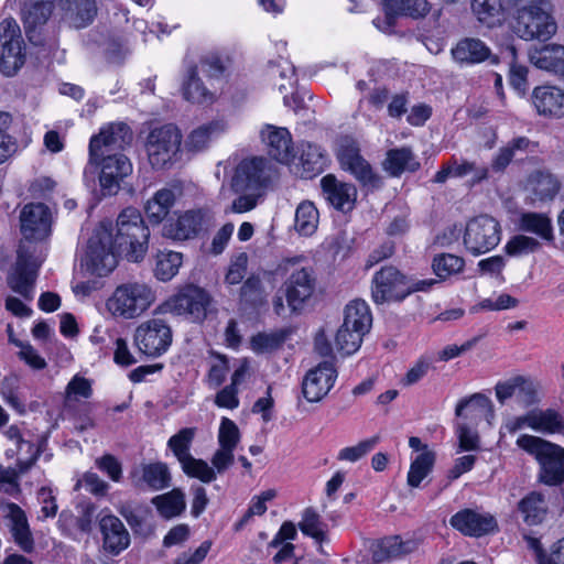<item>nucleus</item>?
I'll return each mask as SVG.
<instances>
[{
    "mask_svg": "<svg viewBox=\"0 0 564 564\" xmlns=\"http://www.w3.org/2000/svg\"><path fill=\"white\" fill-rule=\"evenodd\" d=\"M514 33L525 40L547 41L557 30L549 0H516L513 6Z\"/></svg>",
    "mask_w": 564,
    "mask_h": 564,
    "instance_id": "f257e3e1",
    "label": "nucleus"
},
{
    "mask_svg": "<svg viewBox=\"0 0 564 564\" xmlns=\"http://www.w3.org/2000/svg\"><path fill=\"white\" fill-rule=\"evenodd\" d=\"M437 283L438 281L435 279L412 280L395 267L386 265L372 278L371 295L376 304L403 301L414 292L430 291Z\"/></svg>",
    "mask_w": 564,
    "mask_h": 564,
    "instance_id": "f03ea898",
    "label": "nucleus"
},
{
    "mask_svg": "<svg viewBox=\"0 0 564 564\" xmlns=\"http://www.w3.org/2000/svg\"><path fill=\"white\" fill-rule=\"evenodd\" d=\"M149 237V228L138 209L129 207L119 214L113 241L120 254L139 262L147 253Z\"/></svg>",
    "mask_w": 564,
    "mask_h": 564,
    "instance_id": "7ed1b4c3",
    "label": "nucleus"
},
{
    "mask_svg": "<svg viewBox=\"0 0 564 564\" xmlns=\"http://www.w3.org/2000/svg\"><path fill=\"white\" fill-rule=\"evenodd\" d=\"M517 445L533 455L539 462L540 481L549 486H557L564 481V448L528 434L521 435Z\"/></svg>",
    "mask_w": 564,
    "mask_h": 564,
    "instance_id": "20e7f679",
    "label": "nucleus"
},
{
    "mask_svg": "<svg viewBox=\"0 0 564 564\" xmlns=\"http://www.w3.org/2000/svg\"><path fill=\"white\" fill-rule=\"evenodd\" d=\"M155 301V292L143 282H127L118 285L106 302L108 312L115 317L132 319L140 316Z\"/></svg>",
    "mask_w": 564,
    "mask_h": 564,
    "instance_id": "39448f33",
    "label": "nucleus"
},
{
    "mask_svg": "<svg viewBox=\"0 0 564 564\" xmlns=\"http://www.w3.org/2000/svg\"><path fill=\"white\" fill-rule=\"evenodd\" d=\"M371 323L372 317L367 303L360 300L350 302L345 308L344 323L336 333L337 350L345 356L356 352Z\"/></svg>",
    "mask_w": 564,
    "mask_h": 564,
    "instance_id": "423d86ee",
    "label": "nucleus"
},
{
    "mask_svg": "<svg viewBox=\"0 0 564 564\" xmlns=\"http://www.w3.org/2000/svg\"><path fill=\"white\" fill-rule=\"evenodd\" d=\"M119 256L111 224L101 223L87 242L84 258L87 269L96 275H107L117 267Z\"/></svg>",
    "mask_w": 564,
    "mask_h": 564,
    "instance_id": "0eeeda50",
    "label": "nucleus"
},
{
    "mask_svg": "<svg viewBox=\"0 0 564 564\" xmlns=\"http://www.w3.org/2000/svg\"><path fill=\"white\" fill-rule=\"evenodd\" d=\"M182 143L180 129L167 123L152 129L145 142L149 163L153 169L170 167L175 161Z\"/></svg>",
    "mask_w": 564,
    "mask_h": 564,
    "instance_id": "6e6552de",
    "label": "nucleus"
},
{
    "mask_svg": "<svg viewBox=\"0 0 564 564\" xmlns=\"http://www.w3.org/2000/svg\"><path fill=\"white\" fill-rule=\"evenodd\" d=\"M278 271L290 273L284 282L285 295L289 306L296 311L313 295L316 286V276L310 267H299L295 259L283 260Z\"/></svg>",
    "mask_w": 564,
    "mask_h": 564,
    "instance_id": "1a4fd4ad",
    "label": "nucleus"
},
{
    "mask_svg": "<svg viewBox=\"0 0 564 564\" xmlns=\"http://www.w3.org/2000/svg\"><path fill=\"white\" fill-rule=\"evenodd\" d=\"M210 305L209 294L202 288L187 284L161 306L163 312L185 315L192 322H203Z\"/></svg>",
    "mask_w": 564,
    "mask_h": 564,
    "instance_id": "9d476101",
    "label": "nucleus"
},
{
    "mask_svg": "<svg viewBox=\"0 0 564 564\" xmlns=\"http://www.w3.org/2000/svg\"><path fill=\"white\" fill-rule=\"evenodd\" d=\"M501 240L500 224L491 216L480 215L470 219L463 238L466 250L473 256L489 252Z\"/></svg>",
    "mask_w": 564,
    "mask_h": 564,
    "instance_id": "9b49d317",
    "label": "nucleus"
},
{
    "mask_svg": "<svg viewBox=\"0 0 564 564\" xmlns=\"http://www.w3.org/2000/svg\"><path fill=\"white\" fill-rule=\"evenodd\" d=\"M133 339L140 352L150 358H158L170 348L173 334L164 319L153 317L137 327Z\"/></svg>",
    "mask_w": 564,
    "mask_h": 564,
    "instance_id": "f8f14e48",
    "label": "nucleus"
},
{
    "mask_svg": "<svg viewBox=\"0 0 564 564\" xmlns=\"http://www.w3.org/2000/svg\"><path fill=\"white\" fill-rule=\"evenodd\" d=\"M24 62L20 26L14 19H4L0 23V70L6 76H13Z\"/></svg>",
    "mask_w": 564,
    "mask_h": 564,
    "instance_id": "ddd939ff",
    "label": "nucleus"
},
{
    "mask_svg": "<svg viewBox=\"0 0 564 564\" xmlns=\"http://www.w3.org/2000/svg\"><path fill=\"white\" fill-rule=\"evenodd\" d=\"M272 169L270 162L263 156H253L242 160L231 177L230 187L235 193L246 191L262 192L271 181Z\"/></svg>",
    "mask_w": 564,
    "mask_h": 564,
    "instance_id": "4468645a",
    "label": "nucleus"
},
{
    "mask_svg": "<svg viewBox=\"0 0 564 564\" xmlns=\"http://www.w3.org/2000/svg\"><path fill=\"white\" fill-rule=\"evenodd\" d=\"M337 158L341 167L350 172L364 187L378 189L382 186L381 177L361 156L359 148L354 141L345 139L339 145Z\"/></svg>",
    "mask_w": 564,
    "mask_h": 564,
    "instance_id": "2eb2a0df",
    "label": "nucleus"
},
{
    "mask_svg": "<svg viewBox=\"0 0 564 564\" xmlns=\"http://www.w3.org/2000/svg\"><path fill=\"white\" fill-rule=\"evenodd\" d=\"M133 133L123 122L110 123L102 128L99 134L94 135L89 142L90 162H97L100 155L113 154L130 145Z\"/></svg>",
    "mask_w": 564,
    "mask_h": 564,
    "instance_id": "dca6fc26",
    "label": "nucleus"
},
{
    "mask_svg": "<svg viewBox=\"0 0 564 564\" xmlns=\"http://www.w3.org/2000/svg\"><path fill=\"white\" fill-rule=\"evenodd\" d=\"M21 234L26 240L42 241L52 231V213L43 203L26 204L20 214Z\"/></svg>",
    "mask_w": 564,
    "mask_h": 564,
    "instance_id": "f3484780",
    "label": "nucleus"
},
{
    "mask_svg": "<svg viewBox=\"0 0 564 564\" xmlns=\"http://www.w3.org/2000/svg\"><path fill=\"white\" fill-rule=\"evenodd\" d=\"M95 163L101 165L99 182L104 195L117 194L123 180L132 173L130 160L121 152L100 155Z\"/></svg>",
    "mask_w": 564,
    "mask_h": 564,
    "instance_id": "a211bd4d",
    "label": "nucleus"
},
{
    "mask_svg": "<svg viewBox=\"0 0 564 564\" xmlns=\"http://www.w3.org/2000/svg\"><path fill=\"white\" fill-rule=\"evenodd\" d=\"M39 267L40 263L20 245L15 265L8 276V284L15 293H19L28 301L33 299V289Z\"/></svg>",
    "mask_w": 564,
    "mask_h": 564,
    "instance_id": "6ab92c4d",
    "label": "nucleus"
},
{
    "mask_svg": "<svg viewBox=\"0 0 564 564\" xmlns=\"http://www.w3.org/2000/svg\"><path fill=\"white\" fill-rule=\"evenodd\" d=\"M449 524L467 536H482L498 530V523L488 512H479L474 509H463L453 514Z\"/></svg>",
    "mask_w": 564,
    "mask_h": 564,
    "instance_id": "aec40b11",
    "label": "nucleus"
},
{
    "mask_svg": "<svg viewBox=\"0 0 564 564\" xmlns=\"http://www.w3.org/2000/svg\"><path fill=\"white\" fill-rule=\"evenodd\" d=\"M337 371L330 361H323L311 369L303 379L302 393L308 402H319L333 388Z\"/></svg>",
    "mask_w": 564,
    "mask_h": 564,
    "instance_id": "412c9836",
    "label": "nucleus"
},
{
    "mask_svg": "<svg viewBox=\"0 0 564 564\" xmlns=\"http://www.w3.org/2000/svg\"><path fill=\"white\" fill-rule=\"evenodd\" d=\"M102 547L111 555H119L130 545V534L123 522L115 514L101 511L98 514Z\"/></svg>",
    "mask_w": 564,
    "mask_h": 564,
    "instance_id": "4be33fe9",
    "label": "nucleus"
},
{
    "mask_svg": "<svg viewBox=\"0 0 564 564\" xmlns=\"http://www.w3.org/2000/svg\"><path fill=\"white\" fill-rule=\"evenodd\" d=\"M52 0H24L21 9L25 35L34 45H41L43 40L40 30L52 14Z\"/></svg>",
    "mask_w": 564,
    "mask_h": 564,
    "instance_id": "5701e85b",
    "label": "nucleus"
},
{
    "mask_svg": "<svg viewBox=\"0 0 564 564\" xmlns=\"http://www.w3.org/2000/svg\"><path fill=\"white\" fill-rule=\"evenodd\" d=\"M268 154L282 164H289L295 158L292 137L286 128L267 124L260 132Z\"/></svg>",
    "mask_w": 564,
    "mask_h": 564,
    "instance_id": "b1692460",
    "label": "nucleus"
},
{
    "mask_svg": "<svg viewBox=\"0 0 564 564\" xmlns=\"http://www.w3.org/2000/svg\"><path fill=\"white\" fill-rule=\"evenodd\" d=\"M323 197L335 209L349 212L355 207L357 189L355 185L341 182L333 174H327L321 180Z\"/></svg>",
    "mask_w": 564,
    "mask_h": 564,
    "instance_id": "393cba45",
    "label": "nucleus"
},
{
    "mask_svg": "<svg viewBox=\"0 0 564 564\" xmlns=\"http://www.w3.org/2000/svg\"><path fill=\"white\" fill-rule=\"evenodd\" d=\"M130 479L134 487H148L159 491L170 486L171 474L166 464L156 462L142 464L130 471Z\"/></svg>",
    "mask_w": 564,
    "mask_h": 564,
    "instance_id": "a878e982",
    "label": "nucleus"
},
{
    "mask_svg": "<svg viewBox=\"0 0 564 564\" xmlns=\"http://www.w3.org/2000/svg\"><path fill=\"white\" fill-rule=\"evenodd\" d=\"M453 59L462 65H474L487 59L490 64L497 65L499 58L491 54V50L479 39L465 37L452 48Z\"/></svg>",
    "mask_w": 564,
    "mask_h": 564,
    "instance_id": "bb28decb",
    "label": "nucleus"
},
{
    "mask_svg": "<svg viewBox=\"0 0 564 564\" xmlns=\"http://www.w3.org/2000/svg\"><path fill=\"white\" fill-rule=\"evenodd\" d=\"M531 100L540 116L561 118L564 116V90L551 85L533 89Z\"/></svg>",
    "mask_w": 564,
    "mask_h": 564,
    "instance_id": "cd10ccee",
    "label": "nucleus"
},
{
    "mask_svg": "<svg viewBox=\"0 0 564 564\" xmlns=\"http://www.w3.org/2000/svg\"><path fill=\"white\" fill-rule=\"evenodd\" d=\"M420 544L415 538L402 540L399 535L388 536L372 545V560L376 563L391 561L416 551Z\"/></svg>",
    "mask_w": 564,
    "mask_h": 564,
    "instance_id": "c85d7f7f",
    "label": "nucleus"
},
{
    "mask_svg": "<svg viewBox=\"0 0 564 564\" xmlns=\"http://www.w3.org/2000/svg\"><path fill=\"white\" fill-rule=\"evenodd\" d=\"M204 216L199 209L187 210L175 220H170L164 225V235L175 240L194 238L203 229Z\"/></svg>",
    "mask_w": 564,
    "mask_h": 564,
    "instance_id": "c756f323",
    "label": "nucleus"
},
{
    "mask_svg": "<svg viewBox=\"0 0 564 564\" xmlns=\"http://www.w3.org/2000/svg\"><path fill=\"white\" fill-rule=\"evenodd\" d=\"M530 62L538 68L554 73L564 79V46L549 44L529 52Z\"/></svg>",
    "mask_w": 564,
    "mask_h": 564,
    "instance_id": "7c9ffc66",
    "label": "nucleus"
},
{
    "mask_svg": "<svg viewBox=\"0 0 564 564\" xmlns=\"http://www.w3.org/2000/svg\"><path fill=\"white\" fill-rule=\"evenodd\" d=\"M516 0H473L471 8L480 23L488 28L500 25L506 12L513 8Z\"/></svg>",
    "mask_w": 564,
    "mask_h": 564,
    "instance_id": "2f4dec72",
    "label": "nucleus"
},
{
    "mask_svg": "<svg viewBox=\"0 0 564 564\" xmlns=\"http://www.w3.org/2000/svg\"><path fill=\"white\" fill-rule=\"evenodd\" d=\"M455 414L457 417L477 424L482 419L488 420L494 416L492 403L485 394L474 393L457 403Z\"/></svg>",
    "mask_w": 564,
    "mask_h": 564,
    "instance_id": "473e14b6",
    "label": "nucleus"
},
{
    "mask_svg": "<svg viewBox=\"0 0 564 564\" xmlns=\"http://www.w3.org/2000/svg\"><path fill=\"white\" fill-rule=\"evenodd\" d=\"M535 148L536 143L532 142L527 137L513 138L498 150L488 169L495 173H503L518 153H533Z\"/></svg>",
    "mask_w": 564,
    "mask_h": 564,
    "instance_id": "72a5a7b5",
    "label": "nucleus"
},
{
    "mask_svg": "<svg viewBox=\"0 0 564 564\" xmlns=\"http://www.w3.org/2000/svg\"><path fill=\"white\" fill-rule=\"evenodd\" d=\"M527 187L533 195V200H552L561 188L560 180L549 171H533L527 181Z\"/></svg>",
    "mask_w": 564,
    "mask_h": 564,
    "instance_id": "f704fd0d",
    "label": "nucleus"
},
{
    "mask_svg": "<svg viewBox=\"0 0 564 564\" xmlns=\"http://www.w3.org/2000/svg\"><path fill=\"white\" fill-rule=\"evenodd\" d=\"M7 518L10 520V531L14 542L24 551L33 550V538L29 528L25 512L15 503L6 506Z\"/></svg>",
    "mask_w": 564,
    "mask_h": 564,
    "instance_id": "c9c22d12",
    "label": "nucleus"
},
{
    "mask_svg": "<svg viewBox=\"0 0 564 564\" xmlns=\"http://www.w3.org/2000/svg\"><path fill=\"white\" fill-rule=\"evenodd\" d=\"M387 15L386 24L388 28L394 23V15H406L413 19L425 17L431 6L427 0H383Z\"/></svg>",
    "mask_w": 564,
    "mask_h": 564,
    "instance_id": "e433bc0d",
    "label": "nucleus"
},
{
    "mask_svg": "<svg viewBox=\"0 0 564 564\" xmlns=\"http://www.w3.org/2000/svg\"><path fill=\"white\" fill-rule=\"evenodd\" d=\"M382 165L392 177H399L405 172H415L421 166L410 148L389 150Z\"/></svg>",
    "mask_w": 564,
    "mask_h": 564,
    "instance_id": "4c0bfd02",
    "label": "nucleus"
},
{
    "mask_svg": "<svg viewBox=\"0 0 564 564\" xmlns=\"http://www.w3.org/2000/svg\"><path fill=\"white\" fill-rule=\"evenodd\" d=\"M225 131L221 121H210L192 130L186 140L185 148L189 152H202Z\"/></svg>",
    "mask_w": 564,
    "mask_h": 564,
    "instance_id": "58836bf2",
    "label": "nucleus"
},
{
    "mask_svg": "<svg viewBox=\"0 0 564 564\" xmlns=\"http://www.w3.org/2000/svg\"><path fill=\"white\" fill-rule=\"evenodd\" d=\"M28 451L32 452L29 459L18 460V468L3 467L0 465V488L7 494H13L19 491L18 478L20 475L25 474L37 460L40 456V449L33 444L26 443Z\"/></svg>",
    "mask_w": 564,
    "mask_h": 564,
    "instance_id": "ea45409f",
    "label": "nucleus"
},
{
    "mask_svg": "<svg viewBox=\"0 0 564 564\" xmlns=\"http://www.w3.org/2000/svg\"><path fill=\"white\" fill-rule=\"evenodd\" d=\"M518 511L525 524L538 525L542 523L547 513L544 496L536 491L528 494L519 501Z\"/></svg>",
    "mask_w": 564,
    "mask_h": 564,
    "instance_id": "a19ab883",
    "label": "nucleus"
},
{
    "mask_svg": "<svg viewBox=\"0 0 564 564\" xmlns=\"http://www.w3.org/2000/svg\"><path fill=\"white\" fill-rule=\"evenodd\" d=\"M528 427L544 434L561 433L564 430L562 415L555 410H532L527 413Z\"/></svg>",
    "mask_w": 564,
    "mask_h": 564,
    "instance_id": "79ce46f5",
    "label": "nucleus"
},
{
    "mask_svg": "<svg viewBox=\"0 0 564 564\" xmlns=\"http://www.w3.org/2000/svg\"><path fill=\"white\" fill-rule=\"evenodd\" d=\"M175 192L171 188L159 189L145 205V214L150 223L159 225L175 204Z\"/></svg>",
    "mask_w": 564,
    "mask_h": 564,
    "instance_id": "37998d69",
    "label": "nucleus"
},
{
    "mask_svg": "<svg viewBox=\"0 0 564 564\" xmlns=\"http://www.w3.org/2000/svg\"><path fill=\"white\" fill-rule=\"evenodd\" d=\"M299 528L304 535L312 538L319 544V552L324 553L322 544L328 542V524L325 523L317 511L313 508H306L303 511Z\"/></svg>",
    "mask_w": 564,
    "mask_h": 564,
    "instance_id": "c03bdc74",
    "label": "nucleus"
},
{
    "mask_svg": "<svg viewBox=\"0 0 564 564\" xmlns=\"http://www.w3.org/2000/svg\"><path fill=\"white\" fill-rule=\"evenodd\" d=\"M301 176L312 178L322 173L327 165V156L321 147L312 143L304 145L301 153Z\"/></svg>",
    "mask_w": 564,
    "mask_h": 564,
    "instance_id": "a18cd8bd",
    "label": "nucleus"
},
{
    "mask_svg": "<svg viewBox=\"0 0 564 564\" xmlns=\"http://www.w3.org/2000/svg\"><path fill=\"white\" fill-rule=\"evenodd\" d=\"M183 96L186 100L196 104L212 102L214 94L204 85L198 77L197 66H191L183 84Z\"/></svg>",
    "mask_w": 564,
    "mask_h": 564,
    "instance_id": "49530a36",
    "label": "nucleus"
},
{
    "mask_svg": "<svg viewBox=\"0 0 564 564\" xmlns=\"http://www.w3.org/2000/svg\"><path fill=\"white\" fill-rule=\"evenodd\" d=\"M196 427H184L169 438L167 447L171 449L180 465L193 457L191 454V447L196 436Z\"/></svg>",
    "mask_w": 564,
    "mask_h": 564,
    "instance_id": "de8ad7c7",
    "label": "nucleus"
},
{
    "mask_svg": "<svg viewBox=\"0 0 564 564\" xmlns=\"http://www.w3.org/2000/svg\"><path fill=\"white\" fill-rule=\"evenodd\" d=\"M318 210L312 202H302L295 210V230L302 236H312L318 226Z\"/></svg>",
    "mask_w": 564,
    "mask_h": 564,
    "instance_id": "09e8293b",
    "label": "nucleus"
},
{
    "mask_svg": "<svg viewBox=\"0 0 564 564\" xmlns=\"http://www.w3.org/2000/svg\"><path fill=\"white\" fill-rule=\"evenodd\" d=\"M182 263V253L175 251H160L156 254L154 275L160 281H170L177 274Z\"/></svg>",
    "mask_w": 564,
    "mask_h": 564,
    "instance_id": "8fccbe9b",
    "label": "nucleus"
},
{
    "mask_svg": "<svg viewBox=\"0 0 564 564\" xmlns=\"http://www.w3.org/2000/svg\"><path fill=\"white\" fill-rule=\"evenodd\" d=\"M519 226L521 230L535 234L544 240H553L552 223L544 214L524 213L520 217Z\"/></svg>",
    "mask_w": 564,
    "mask_h": 564,
    "instance_id": "3c124183",
    "label": "nucleus"
},
{
    "mask_svg": "<svg viewBox=\"0 0 564 564\" xmlns=\"http://www.w3.org/2000/svg\"><path fill=\"white\" fill-rule=\"evenodd\" d=\"M435 453L425 451L420 453L411 463L408 473V485L412 488L420 487L422 480L433 470Z\"/></svg>",
    "mask_w": 564,
    "mask_h": 564,
    "instance_id": "603ef678",
    "label": "nucleus"
},
{
    "mask_svg": "<svg viewBox=\"0 0 564 564\" xmlns=\"http://www.w3.org/2000/svg\"><path fill=\"white\" fill-rule=\"evenodd\" d=\"M158 510L164 518L180 516L186 507L185 495L181 489H173L170 492L154 499Z\"/></svg>",
    "mask_w": 564,
    "mask_h": 564,
    "instance_id": "864d4df0",
    "label": "nucleus"
},
{
    "mask_svg": "<svg viewBox=\"0 0 564 564\" xmlns=\"http://www.w3.org/2000/svg\"><path fill=\"white\" fill-rule=\"evenodd\" d=\"M67 3L76 29L86 28L94 21L97 14L95 0H67Z\"/></svg>",
    "mask_w": 564,
    "mask_h": 564,
    "instance_id": "5fc2aeb1",
    "label": "nucleus"
},
{
    "mask_svg": "<svg viewBox=\"0 0 564 564\" xmlns=\"http://www.w3.org/2000/svg\"><path fill=\"white\" fill-rule=\"evenodd\" d=\"M464 267L465 260L462 257L452 253L436 254L432 261L433 272L441 281L453 274L459 273L463 271Z\"/></svg>",
    "mask_w": 564,
    "mask_h": 564,
    "instance_id": "6e6d98bb",
    "label": "nucleus"
},
{
    "mask_svg": "<svg viewBox=\"0 0 564 564\" xmlns=\"http://www.w3.org/2000/svg\"><path fill=\"white\" fill-rule=\"evenodd\" d=\"M506 54L510 57L509 83L519 94L524 95L528 85V67L517 63V50L513 45L506 47Z\"/></svg>",
    "mask_w": 564,
    "mask_h": 564,
    "instance_id": "4d7b16f0",
    "label": "nucleus"
},
{
    "mask_svg": "<svg viewBox=\"0 0 564 564\" xmlns=\"http://www.w3.org/2000/svg\"><path fill=\"white\" fill-rule=\"evenodd\" d=\"M288 337L285 330L259 333L251 338L252 350L257 354L271 352L280 348Z\"/></svg>",
    "mask_w": 564,
    "mask_h": 564,
    "instance_id": "13d9d810",
    "label": "nucleus"
},
{
    "mask_svg": "<svg viewBox=\"0 0 564 564\" xmlns=\"http://www.w3.org/2000/svg\"><path fill=\"white\" fill-rule=\"evenodd\" d=\"M183 473L191 477L197 478L202 482L209 484L216 479V471L204 459L191 457L181 464Z\"/></svg>",
    "mask_w": 564,
    "mask_h": 564,
    "instance_id": "bf43d9fd",
    "label": "nucleus"
},
{
    "mask_svg": "<svg viewBox=\"0 0 564 564\" xmlns=\"http://www.w3.org/2000/svg\"><path fill=\"white\" fill-rule=\"evenodd\" d=\"M11 123V115L0 111V164L6 162L17 151V143L8 133Z\"/></svg>",
    "mask_w": 564,
    "mask_h": 564,
    "instance_id": "052dcab7",
    "label": "nucleus"
},
{
    "mask_svg": "<svg viewBox=\"0 0 564 564\" xmlns=\"http://www.w3.org/2000/svg\"><path fill=\"white\" fill-rule=\"evenodd\" d=\"M540 247L541 243L535 238L518 235L507 242L505 250L509 256L519 257L535 252Z\"/></svg>",
    "mask_w": 564,
    "mask_h": 564,
    "instance_id": "680f3d73",
    "label": "nucleus"
},
{
    "mask_svg": "<svg viewBox=\"0 0 564 564\" xmlns=\"http://www.w3.org/2000/svg\"><path fill=\"white\" fill-rule=\"evenodd\" d=\"M453 177H464L470 173H474V182H481L489 176V169L487 166L478 167L474 162L462 161L458 162L455 158L448 161Z\"/></svg>",
    "mask_w": 564,
    "mask_h": 564,
    "instance_id": "e2e57ef3",
    "label": "nucleus"
},
{
    "mask_svg": "<svg viewBox=\"0 0 564 564\" xmlns=\"http://www.w3.org/2000/svg\"><path fill=\"white\" fill-rule=\"evenodd\" d=\"M240 297L245 303L251 306L261 305L264 301V292L260 278H248L241 286Z\"/></svg>",
    "mask_w": 564,
    "mask_h": 564,
    "instance_id": "0e129e2a",
    "label": "nucleus"
},
{
    "mask_svg": "<svg viewBox=\"0 0 564 564\" xmlns=\"http://www.w3.org/2000/svg\"><path fill=\"white\" fill-rule=\"evenodd\" d=\"M379 442L378 436H373L368 440H364L359 442L355 446L345 447L339 451L337 458L339 460H346L350 463H355L366 456L368 453H370L377 443Z\"/></svg>",
    "mask_w": 564,
    "mask_h": 564,
    "instance_id": "69168bd1",
    "label": "nucleus"
},
{
    "mask_svg": "<svg viewBox=\"0 0 564 564\" xmlns=\"http://www.w3.org/2000/svg\"><path fill=\"white\" fill-rule=\"evenodd\" d=\"M227 62L228 58L218 53H208L200 59V69L210 79L219 78L227 68Z\"/></svg>",
    "mask_w": 564,
    "mask_h": 564,
    "instance_id": "338daca9",
    "label": "nucleus"
},
{
    "mask_svg": "<svg viewBox=\"0 0 564 564\" xmlns=\"http://www.w3.org/2000/svg\"><path fill=\"white\" fill-rule=\"evenodd\" d=\"M240 440V432L237 424L228 419L223 417L219 433H218V442L220 447L235 449Z\"/></svg>",
    "mask_w": 564,
    "mask_h": 564,
    "instance_id": "774afa93",
    "label": "nucleus"
}]
</instances>
